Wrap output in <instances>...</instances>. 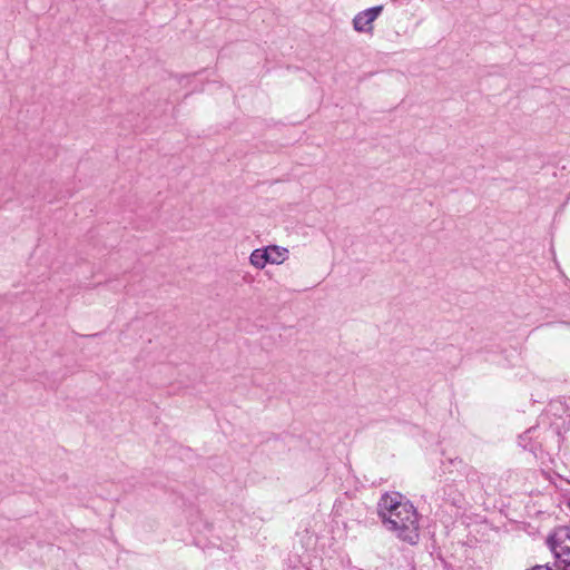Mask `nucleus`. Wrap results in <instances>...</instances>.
Segmentation results:
<instances>
[{"label": "nucleus", "mask_w": 570, "mask_h": 570, "mask_svg": "<svg viewBox=\"0 0 570 570\" xmlns=\"http://www.w3.org/2000/svg\"><path fill=\"white\" fill-rule=\"evenodd\" d=\"M385 528L410 544L419 541V514L414 505L399 492L385 493L377 503Z\"/></svg>", "instance_id": "obj_1"}, {"label": "nucleus", "mask_w": 570, "mask_h": 570, "mask_svg": "<svg viewBox=\"0 0 570 570\" xmlns=\"http://www.w3.org/2000/svg\"><path fill=\"white\" fill-rule=\"evenodd\" d=\"M382 10V6H376L357 13L353 19L354 29L358 32H372V23L380 16Z\"/></svg>", "instance_id": "obj_2"}, {"label": "nucleus", "mask_w": 570, "mask_h": 570, "mask_svg": "<svg viewBox=\"0 0 570 570\" xmlns=\"http://www.w3.org/2000/svg\"><path fill=\"white\" fill-rule=\"evenodd\" d=\"M449 465L453 466L459 473L465 476L468 483H480L479 472L471 465L455 458L449 460Z\"/></svg>", "instance_id": "obj_3"}, {"label": "nucleus", "mask_w": 570, "mask_h": 570, "mask_svg": "<svg viewBox=\"0 0 570 570\" xmlns=\"http://www.w3.org/2000/svg\"><path fill=\"white\" fill-rule=\"evenodd\" d=\"M564 541V544L570 548V529L569 528H561L558 529L553 535L549 538V543L551 547L552 552L554 556H557V549H559L560 542Z\"/></svg>", "instance_id": "obj_4"}, {"label": "nucleus", "mask_w": 570, "mask_h": 570, "mask_svg": "<svg viewBox=\"0 0 570 570\" xmlns=\"http://www.w3.org/2000/svg\"><path fill=\"white\" fill-rule=\"evenodd\" d=\"M268 254L269 264H282L288 255V250L277 245H271L265 247Z\"/></svg>", "instance_id": "obj_5"}, {"label": "nucleus", "mask_w": 570, "mask_h": 570, "mask_svg": "<svg viewBox=\"0 0 570 570\" xmlns=\"http://www.w3.org/2000/svg\"><path fill=\"white\" fill-rule=\"evenodd\" d=\"M249 263L257 269H263L269 264L267 250L264 248L254 249L249 256Z\"/></svg>", "instance_id": "obj_6"}, {"label": "nucleus", "mask_w": 570, "mask_h": 570, "mask_svg": "<svg viewBox=\"0 0 570 570\" xmlns=\"http://www.w3.org/2000/svg\"><path fill=\"white\" fill-rule=\"evenodd\" d=\"M560 544L556 558L563 564V570H570V548L564 544V541Z\"/></svg>", "instance_id": "obj_7"}, {"label": "nucleus", "mask_w": 570, "mask_h": 570, "mask_svg": "<svg viewBox=\"0 0 570 570\" xmlns=\"http://www.w3.org/2000/svg\"><path fill=\"white\" fill-rule=\"evenodd\" d=\"M527 570H561L559 567H550L549 564H537Z\"/></svg>", "instance_id": "obj_8"}]
</instances>
